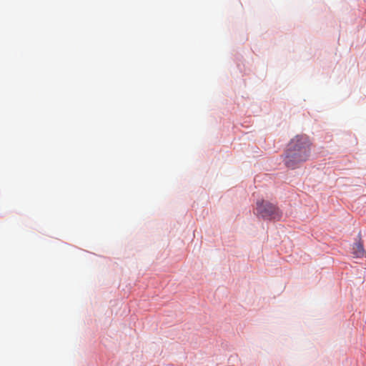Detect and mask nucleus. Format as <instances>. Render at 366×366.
I'll return each instance as SVG.
<instances>
[{"label": "nucleus", "instance_id": "nucleus-2", "mask_svg": "<svg viewBox=\"0 0 366 366\" xmlns=\"http://www.w3.org/2000/svg\"><path fill=\"white\" fill-rule=\"evenodd\" d=\"M256 211L257 215L264 219L279 220L282 217V212L277 207L267 201H258Z\"/></svg>", "mask_w": 366, "mask_h": 366}, {"label": "nucleus", "instance_id": "nucleus-3", "mask_svg": "<svg viewBox=\"0 0 366 366\" xmlns=\"http://www.w3.org/2000/svg\"><path fill=\"white\" fill-rule=\"evenodd\" d=\"M364 253L363 242L355 243L352 247V254L354 257H361L364 255Z\"/></svg>", "mask_w": 366, "mask_h": 366}, {"label": "nucleus", "instance_id": "nucleus-1", "mask_svg": "<svg viewBox=\"0 0 366 366\" xmlns=\"http://www.w3.org/2000/svg\"><path fill=\"white\" fill-rule=\"evenodd\" d=\"M311 144L307 135L298 134L294 137L287 144L285 153V164L294 169L307 161L310 156Z\"/></svg>", "mask_w": 366, "mask_h": 366}]
</instances>
